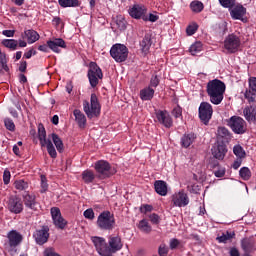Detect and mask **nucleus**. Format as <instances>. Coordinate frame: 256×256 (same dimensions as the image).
Listing matches in <instances>:
<instances>
[{"instance_id": "obj_1", "label": "nucleus", "mask_w": 256, "mask_h": 256, "mask_svg": "<svg viewBox=\"0 0 256 256\" xmlns=\"http://www.w3.org/2000/svg\"><path fill=\"white\" fill-rule=\"evenodd\" d=\"M227 86L225 82L219 79L210 80L206 85V93L213 105H221L225 99V90Z\"/></svg>"}, {"instance_id": "obj_2", "label": "nucleus", "mask_w": 256, "mask_h": 256, "mask_svg": "<svg viewBox=\"0 0 256 256\" xmlns=\"http://www.w3.org/2000/svg\"><path fill=\"white\" fill-rule=\"evenodd\" d=\"M83 111L88 119H93L101 115V103H99V98L97 97V94H91L90 103L87 100L83 101Z\"/></svg>"}, {"instance_id": "obj_3", "label": "nucleus", "mask_w": 256, "mask_h": 256, "mask_svg": "<svg viewBox=\"0 0 256 256\" xmlns=\"http://www.w3.org/2000/svg\"><path fill=\"white\" fill-rule=\"evenodd\" d=\"M8 241L5 243V249L11 256L17 255L19 253V245L23 243V235L17 230H11L7 233Z\"/></svg>"}, {"instance_id": "obj_4", "label": "nucleus", "mask_w": 256, "mask_h": 256, "mask_svg": "<svg viewBox=\"0 0 256 256\" xmlns=\"http://www.w3.org/2000/svg\"><path fill=\"white\" fill-rule=\"evenodd\" d=\"M115 224V215L109 210L101 212L96 221V227L100 231H113Z\"/></svg>"}, {"instance_id": "obj_5", "label": "nucleus", "mask_w": 256, "mask_h": 256, "mask_svg": "<svg viewBox=\"0 0 256 256\" xmlns=\"http://www.w3.org/2000/svg\"><path fill=\"white\" fill-rule=\"evenodd\" d=\"M38 139L40 142V147H46L48 154L52 159H57V150H55V146L51 139L47 138V131L43 124L38 126Z\"/></svg>"}, {"instance_id": "obj_6", "label": "nucleus", "mask_w": 256, "mask_h": 256, "mask_svg": "<svg viewBox=\"0 0 256 256\" xmlns=\"http://www.w3.org/2000/svg\"><path fill=\"white\" fill-rule=\"evenodd\" d=\"M94 169L98 179H109V177H113L117 173V169L105 160H98L95 163Z\"/></svg>"}, {"instance_id": "obj_7", "label": "nucleus", "mask_w": 256, "mask_h": 256, "mask_svg": "<svg viewBox=\"0 0 256 256\" xmlns=\"http://www.w3.org/2000/svg\"><path fill=\"white\" fill-rule=\"evenodd\" d=\"M110 56L116 63H125L129 57V48L121 43H116L110 48Z\"/></svg>"}, {"instance_id": "obj_8", "label": "nucleus", "mask_w": 256, "mask_h": 256, "mask_svg": "<svg viewBox=\"0 0 256 256\" xmlns=\"http://www.w3.org/2000/svg\"><path fill=\"white\" fill-rule=\"evenodd\" d=\"M227 125L235 135H245L247 133V122L240 116H231L227 120Z\"/></svg>"}, {"instance_id": "obj_9", "label": "nucleus", "mask_w": 256, "mask_h": 256, "mask_svg": "<svg viewBox=\"0 0 256 256\" xmlns=\"http://www.w3.org/2000/svg\"><path fill=\"white\" fill-rule=\"evenodd\" d=\"M87 77L90 86L95 89L99 85V79H103V70L97 65V62H90Z\"/></svg>"}, {"instance_id": "obj_10", "label": "nucleus", "mask_w": 256, "mask_h": 256, "mask_svg": "<svg viewBox=\"0 0 256 256\" xmlns=\"http://www.w3.org/2000/svg\"><path fill=\"white\" fill-rule=\"evenodd\" d=\"M198 117L204 125H209L213 117V106L209 102H201L198 108Z\"/></svg>"}, {"instance_id": "obj_11", "label": "nucleus", "mask_w": 256, "mask_h": 256, "mask_svg": "<svg viewBox=\"0 0 256 256\" xmlns=\"http://www.w3.org/2000/svg\"><path fill=\"white\" fill-rule=\"evenodd\" d=\"M7 209L10 211V213H14V215H19L20 213H23V200L17 195H12L8 198V201L6 202Z\"/></svg>"}, {"instance_id": "obj_12", "label": "nucleus", "mask_w": 256, "mask_h": 256, "mask_svg": "<svg viewBox=\"0 0 256 256\" xmlns=\"http://www.w3.org/2000/svg\"><path fill=\"white\" fill-rule=\"evenodd\" d=\"M241 47V38L235 34L228 35L224 40V49L228 53H237Z\"/></svg>"}, {"instance_id": "obj_13", "label": "nucleus", "mask_w": 256, "mask_h": 256, "mask_svg": "<svg viewBox=\"0 0 256 256\" xmlns=\"http://www.w3.org/2000/svg\"><path fill=\"white\" fill-rule=\"evenodd\" d=\"M91 241L100 256H109V244L104 237L92 236Z\"/></svg>"}, {"instance_id": "obj_14", "label": "nucleus", "mask_w": 256, "mask_h": 256, "mask_svg": "<svg viewBox=\"0 0 256 256\" xmlns=\"http://www.w3.org/2000/svg\"><path fill=\"white\" fill-rule=\"evenodd\" d=\"M50 213L56 229L63 231L65 227H67L68 222L65 220V218H63V215H61V209L58 207H52Z\"/></svg>"}, {"instance_id": "obj_15", "label": "nucleus", "mask_w": 256, "mask_h": 256, "mask_svg": "<svg viewBox=\"0 0 256 256\" xmlns=\"http://www.w3.org/2000/svg\"><path fill=\"white\" fill-rule=\"evenodd\" d=\"M49 226L44 225L41 227V229H37L33 233V239L37 243V245H45L47 241H49Z\"/></svg>"}, {"instance_id": "obj_16", "label": "nucleus", "mask_w": 256, "mask_h": 256, "mask_svg": "<svg viewBox=\"0 0 256 256\" xmlns=\"http://www.w3.org/2000/svg\"><path fill=\"white\" fill-rule=\"evenodd\" d=\"M123 249V242H121V237L119 236H109L108 238V256H113V254L121 251Z\"/></svg>"}, {"instance_id": "obj_17", "label": "nucleus", "mask_w": 256, "mask_h": 256, "mask_svg": "<svg viewBox=\"0 0 256 256\" xmlns=\"http://www.w3.org/2000/svg\"><path fill=\"white\" fill-rule=\"evenodd\" d=\"M22 203H24L26 209H31V211H37V206L39 203L37 202V196L34 193L29 191H25L22 194Z\"/></svg>"}, {"instance_id": "obj_18", "label": "nucleus", "mask_w": 256, "mask_h": 256, "mask_svg": "<svg viewBox=\"0 0 256 256\" xmlns=\"http://www.w3.org/2000/svg\"><path fill=\"white\" fill-rule=\"evenodd\" d=\"M173 207H187L189 205V196L185 191H180L172 195Z\"/></svg>"}, {"instance_id": "obj_19", "label": "nucleus", "mask_w": 256, "mask_h": 256, "mask_svg": "<svg viewBox=\"0 0 256 256\" xmlns=\"http://www.w3.org/2000/svg\"><path fill=\"white\" fill-rule=\"evenodd\" d=\"M156 119L160 125H164L166 129H171L173 127V118H171V115H169V112L159 110L156 112Z\"/></svg>"}, {"instance_id": "obj_20", "label": "nucleus", "mask_w": 256, "mask_h": 256, "mask_svg": "<svg viewBox=\"0 0 256 256\" xmlns=\"http://www.w3.org/2000/svg\"><path fill=\"white\" fill-rule=\"evenodd\" d=\"M47 45L53 53H61V49H67V43L63 38H54L52 40L47 41ZM59 47L61 49H59Z\"/></svg>"}, {"instance_id": "obj_21", "label": "nucleus", "mask_w": 256, "mask_h": 256, "mask_svg": "<svg viewBox=\"0 0 256 256\" xmlns=\"http://www.w3.org/2000/svg\"><path fill=\"white\" fill-rule=\"evenodd\" d=\"M128 13L133 19H141L147 13V9L141 4H134L129 8Z\"/></svg>"}, {"instance_id": "obj_22", "label": "nucleus", "mask_w": 256, "mask_h": 256, "mask_svg": "<svg viewBox=\"0 0 256 256\" xmlns=\"http://www.w3.org/2000/svg\"><path fill=\"white\" fill-rule=\"evenodd\" d=\"M245 15H247V8L243 5H237L230 9V16L234 20L243 21Z\"/></svg>"}, {"instance_id": "obj_23", "label": "nucleus", "mask_w": 256, "mask_h": 256, "mask_svg": "<svg viewBox=\"0 0 256 256\" xmlns=\"http://www.w3.org/2000/svg\"><path fill=\"white\" fill-rule=\"evenodd\" d=\"M212 155L214 159H218L219 161H223L225 159V155H227V146L223 143L218 144L212 148Z\"/></svg>"}, {"instance_id": "obj_24", "label": "nucleus", "mask_w": 256, "mask_h": 256, "mask_svg": "<svg viewBox=\"0 0 256 256\" xmlns=\"http://www.w3.org/2000/svg\"><path fill=\"white\" fill-rule=\"evenodd\" d=\"M241 249L244 253H253L255 251V238L246 237L241 240Z\"/></svg>"}, {"instance_id": "obj_25", "label": "nucleus", "mask_w": 256, "mask_h": 256, "mask_svg": "<svg viewBox=\"0 0 256 256\" xmlns=\"http://www.w3.org/2000/svg\"><path fill=\"white\" fill-rule=\"evenodd\" d=\"M40 37L39 33L33 29L25 30L24 33H22V39H26L29 45L39 41Z\"/></svg>"}, {"instance_id": "obj_26", "label": "nucleus", "mask_w": 256, "mask_h": 256, "mask_svg": "<svg viewBox=\"0 0 256 256\" xmlns=\"http://www.w3.org/2000/svg\"><path fill=\"white\" fill-rule=\"evenodd\" d=\"M73 115L75 117L76 123L78 124V127L80 129H85V127H87V117L85 116V114H83L81 110L75 109L73 111Z\"/></svg>"}, {"instance_id": "obj_27", "label": "nucleus", "mask_w": 256, "mask_h": 256, "mask_svg": "<svg viewBox=\"0 0 256 256\" xmlns=\"http://www.w3.org/2000/svg\"><path fill=\"white\" fill-rule=\"evenodd\" d=\"M243 115L248 123L256 121V106H247L243 110Z\"/></svg>"}, {"instance_id": "obj_28", "label": "nucleus", "mask_w": 256, "mask_h": 256, "mask_svg": "<svg viewBox=\"0 0 256 256\" xmlns=\"http://www.w3.org/2000/svg\"><path fill=\"white\" fill-rule=\"evenodd\" d=\"M154 189L155 192L160 195L161 197H165L167 195V182L163 180H156L154 182Z\"/></svg>"}, {"instance_id": "obj_29", "label": "nucleus", "mask_w": 256, "mask_h": 256, "mask_svg": "<svg viewBox=\"0 0 256 256\" xmlns=\"http://www.w3.org/2000/svg\"><path fill=\"white\" fill-rule=\"evenodd\" d=\"M155 97V90L151 86L145 87L140 90V99L142 101H151Z\"/></svg>"}, {"instance_id": "obj_30", "label": "nucleus", "mask_w": 256, "mask_h": 256, "mask_svg": "<svg viewBox=\"0 0 256 256\" xmlns=\"http://www.w3.org/2000/svg\"><path fill=\"white\" fill-rule=\"evenodd\" d=\"M195 139H197V136H195L194 133L184 134L181 138L182 147H184V149L191 147L195 142Z\"/></svg>"}, {"instance_id": "obj_31", "label": "nucleus", "mask_w": 256, "mask_h": 256, "mask_svg": "<svg viewBox=\"0 0 256 256\" xmlns=\"http://www.w3.org/2000/svg\"><path fill=\"white\" fill-rule=\"evenodd\" d=\"M153 44V41L151 40V35L150 34H145L144 38L140 42V47L142 49V53H149V49H151V45Z\"/></svg>"}, {"instance_id": "obj_32", "label": "nucleus", "mask_w": 256, "mask_h": 256, "mask_svg": "<svg viewBox=\"0 0 256 256\" xmlns=\"http://www.w3.org/2000/svg\"><path fill=\"white\" fill-rule=\"evenodd\" d=\"M48 139H52L58 153H63L65 146L63 145V140L56 133H52L49 135Z\"/></svg>"}, {"instance_id": "obj_33", "label": "nucleus", "mask_w": 256, "mask_h": 256, "mask_svg": "<svg viewBox=\"0 0 256 256\" xmlns=\"http://www.w3.org/2000/svg\"><path fill=\"white\" fill-rule=\"evenodd\" d=\"M233 239H235V231H226L221 236H218L216 241H218V243H229Z\"/></svg>"}, {"instance_id": "obj_34", "label": "nucleus", "mask_w": 256, "mask_h": 256, "mask_svg": "<svg viewBox=\"0 0 256 256\" xmlns=\"http://www.w3.org/2000/svg\"><path fill=\"white\" fill-rule=\"evenodd\" d=\"M58 3L63 9H67V7H81V0H58Z\"/></svg>"}, {"instance_id": "obj_35", "label": "nucleus", "mask_w": 256, "mask_h": 256, "mask_svg": "<svg viewBox=\"0 0 256 256\" xmlns=\"http://www.w3.org/2000/svg\"><path fill=\"white\" fill-rule=\"evenodd\" d=\"M217 139L222 141H229L231 139V132L225 127H219L217 130Z\"/></svg>"}, {"instance_id": "obj_36", "label": "nucleus", "mask_w": 256, "mask_h": 256, "mask_svg": "<svg viewBox=\"0 0 256 256\" xmlns=\"http://www.w3.org/2000/svg\"><path fill=\"white\" fill-rule=\"evenodd\" d=\"M82 180L89 185V183H93L95 181V172L93 170H84L82 172Z\"/></svg>"}, {"instance_id": "obj_37", "label": "nucleus", "mask_w": 256, "mask_h": 256, "mask_svg": "<svg viewBox=\"0 0 256 256\" xmlns=\"http://www.w3.org/2000/svg\"><path fill=\"white\" fill-rule=\"evenodd\" d=\"M190 9L192 13H201L205 9V5L201 1L194 0L190 3Z\"/></svg>"}, {"instance_id": "obj_38", "label": "nucleus", "mask_w": 256, "mask_h": 256, "mask_svg": "<svg viewBox=\"0 0 256 256\" xmlns=\"http://www.w3.org/2000/svg\"><path fill=\"white\" fill-rule=\"evenodd\" d=\"M115 23L120 31H125V29H127V20H125V16H116Z\"/></svg>"}, {"instance_id": "obj_39", "label": "nucleus", "mask_w": 256, "mask_h": 256, "mask_svg": "<svg viewBox=\"0 0 256 256\" xmlns=\"http://www.w3.org/2000/svg\"><path fill=\"white\" fill-rule=\"evenodd\" d=\"M14 187L15 189H17V191H24L26 189H29V182L23 180V179H20V180H16L14 182Z\"/></svg>"}, {"instance_id": "obj_40", "label": "nucleus", "mask_w": 256, "mask_h": 256, "mask_svg": "<svg viewBox=\"0 0 256 256\" xmlns=\"http://www.w3.org/2000/svg\"><path fill=\"white\" fill-rule=\"evenodd\" d=\"M233 153L238 157V159H245L247 157V153L245 152V149L242 148L241 145H235L233 147Z\"/></svg>"}, {"instance_id": "obj_41", "label": "nucleus", "mask_w": 256, "mask_h": 256, "mask_svg": "<svg viewBox=\"0 0 256 256\" xmlns=\"http://www.w3.org/2000/svg\"><path fill=\"white\" fill-rule=\"evenodd\" d=\"M189 51L191 53V55H197L199 53H201V51H203V43L201 42H195L194 44H192L189 48Z\"/></svg>"}, {"instance_id": "obj_42", "label": "nucleus", "mask_w": 256, "mask_h": 256, "mask_svg": "<svg viewBox=\"0 0 256 256\" xmlns=\"http://www.w3.org/2000/svg\"><path fill=\"white\" fill-rule=\"evenodd\" d=\"M2 45L7 47V49H12V51H15L17 49L18 42L15 39H4L2 41Z\"/></svg>"}, {"instance_id": "obj_43", "label": "nucleus", "mask_w": 256, "mask_h": 256, "mask_svg": "<svg viewBox=\"0 0 256 256\" xmlns=\"http://www.w3.org/2000/svg\"><path fill=\"white\" fill-rule=\"evenodd\" d=\"M239 175L243 181H249V179H251V170L249 167H242L239 171Z\"/></svg>"}, {"instance_id": "obj_44", "label": "nucleus", "mask_w": 256, "mask_h": 256, "mask_svg": "<svg viewBox=\"0 0 256 256\" xmlns=\"http://www.w3.org/2000/svg\"><path fill=\"white\" fill-rule=\"evenodd\" d=\"M139 229L143 232V233H149L150 231H152L151 226L149 225V222H147L146 220H141L139 222Z\"/></svg>"}, {"instance_id": "obj_45", "label": "nucleus", "mask_w": 256, "mask_h": 256, "mask_svg": "<svg viewBox=\"0 0 256 256\" xmlns=\"http://www.w3.org/2000/svg\"><path fill=\"white\" fill-rule=\"evenodd\" d=\"M220 5L224 7V9H233L235 7V0H218Z\"/></svg>"}, {"instance_id": "obj_46", "label": "nucleus", "mask_w": 256, "mask_h": 256, "mask_svg": "<svg viewBox=\"0 0 256 256\" xmlns=\"http://www.w3.org/2000/svg\"><path fill=\"white\" fill-rule=\"evenodd\" d=\"M172 115H173V117H175V119H179V118L183 117V108H181V106L177 105L176 107L173 108Z\"/></svg>"}, {"instance_id": "obj_47", "label": "nucleus", "mask_w": 256, "mask_h": 256, "mask_svg": "<svg viewBox=\"0 0 256 256\" xmlns=\"http://www.w3.org/2000/svg\"><path fill=\"white\" fill-rule=\"evenodd\" d=\"M4 125L8 131H15V122L11 118H6L4 120Z\"/></svg>"}, {"instance_id": "obj_48", "label": "nucleus", "mask_w": 256, "mask_h": 256, "mask_svg": "<svg viewBox=\"0 0 256 256\" xmlns=\"http://www.w3.org/2000/svg\"><path fill=\"white\" fill-rule=\"evenodd\" d=\"M158 255L159 256L169 255V247H167L165 244H160V246L158 247Z\"/></svg>"}, {"instance_id": "obj_49", "label": "nucleus", "mask_w": 256, "mask_h": 256, "mask_svg": "<svg viewBox=\"0 0 256 256\" xmlns=\"http://www.w3.org/2000/svg\"><path fill=\"white\" fill-rule=\"evenodd\" d=\"M83 215L85 219H89L90 221H93V219H95V212L93 211V208L86 209Z\"/></svg>"}, {"instance_id": "obj_50", "label": "nucleus", "mask_w": 256, "mask_h": 256, "mask_svg": "<svg viewBox=\"0 0 256 256\" xmlns=\"http://www.w3.org/2000/svg\"><path fill=\"white\" fill-rule=\"evenodd\" d=\"M199 29V25L197 24H192V25H189L187 28H186V33L187 35H195V33H197V30Z\"/></svg>"}, {"instance_id": "obj_51", "label": "nucleus", "mask_w": 256, "mask_h": 256, "mask_svg": "<svg viewBox=\"0 0 256 256\" xmlns=\"http://www.w3.org/2000/svg\"><path fill=\"white\" fill-rule=\"evenodd\" d=\"M161 82V80H159V77L157 75H153L150 79V85L149 87H154L157 88L159 87V83Z\"/></svg>"}, {"instance_id": "obj_52", "label": "nucleus", "mask_w": 256, "mask_h": 256, "mask_svg": "<svg viewBox=\"0 0 256 256\" xmlns=\"http://www.w3.org/2000/svg\"><path fill=\"white\" fill-rule=\"evenodd\" d=\"M3 181H4V185H9L11 181V172L9 170H4Z\"/></svg>"}, {"instance_id": "obj_53", "label": "nucleus", "mask_w": 256, "mask_h": 256, "mask_svg": "<svg viewBox=\"0 0 256 256\" xmlns=\"http://www.w3.org/2000/svg\"><path fill=\"white\" fill-rule=\"evenodd\" d=\"M149 219L153 225H159L161 221V218L156 213L150 214Z\"/></svg>"}, {"instance_id": "obj_54", "label": "nucleus", "mask_w": 256, "mask_h": 256, "mask_svg": "<svg viewBox=\"0 0 256 256\" xmlns=\"http://www.w3.org/2000/svg\"><path fill=\"white\" fill-rule=\"evenodd\" d=\"M151 211H153V206L149 204H144L140 207L141 213L147 214V213H151Z\"/></svg>"}, {"instance_id": "obj_55", "label": "nucleus", "mask_w": 256, "mask_h": 256, "mask_svg": "<svg viewBox=\"0 0 256 256\" xmlns=\"http://www.w3.org/2000/svg\"><path fill=\"white\" fill-rule=\"evenodd\" d=\"M179 245H181V242L179 241V239H176V238H172L170 240V249L173 251L175 250L176 247H179Z\"/></svg>"}, {"instance_id": "obj_56", "label": "nucleus", "mask_w": 256, "mask_h": 256, "mask_svg": "<svg viewBox=\"0 0 256 256\" xmlns=\"http://www.w3.org/2000/svg\"><path fill=\"white\" fill-rule=\"evenodd\" d=\"M41 179L42 180L40 193H45V191H47V189L49 188V185L47 184V178L42 177Z\"/></svg>"}, {"instance_id": "obj_57", "label": "nucleus", "mask_w": 256, "mask_h": 256, "mask_svg": "<svg viewBox=\"0 0 256 256\" xmlns=\"http://www.w3.org/2000/svg\"><path fill=\"white\" fill-rule=\"evenodd\" d=\"M249 88L256 93V77L249 78Z\"/></svg>"}, {"instance_id": "obj_58", "label": "nucleus", "mask_w": 256, "mask_h": 256, "mask_svg": "<svg viewBox=\"0 0 256 256\" xmlns=\"http://www.w3.org/2000/svg\"><path fill=\"white\" fill-rule=\"evenodd\" d=\"M214 175L218 178L225 177V168H218V170L214 171Z\"/></svg>"}, {"instance_id": "obj_59", "label": "nucleus", "mask_w": 256, "mask_h": 256, "mask_svg": "<svg viewBox=\"0 0 256 256\" xmlns=\"http://www.w3.org/2000/svg\"><path fill=\"white\" fill-rule=\"evenodd\" d=\"M217 158H213L209 162L210 169H217L219 167V161L216 160Z\"/></svg>"}, {"instance_id": "obj_60", "label": "nucleus", "mask_w": 256, "mask_h": 256, "mask_svg": "<svg viewBox=\"0 0 256 256\" xmlns=\"http://www.w3.org/2000/svg\"><path fill=\"white\" fill-rule=\"evenodd\" d=\"M27 71V61H21L19 66V72L25 73Z\"/></svg>"}, {"instance_id": "obj_61", "label": "nucleus", "mask_w": 256, "mask_h": 256, "mask_svg": "<svg viewBox=\"0 0 256 256\" xmlns=\"http://www.w3.org/2000/svg\"><path fill=\"white\" fill-rule=\"evenodd\" d=\"M49 49L48 44L38 46V51H42V53H49Z\"/></svg>"}, {"instance_id": "obj_62", "label": "nucleus", "mask_w": 256, "mask_h": 256, "mask_svg": "<svg viewBox=\"0 0 256 256\" xmlns=\"http://www.w3.org/2000/svg\"><path fill=\"white\" fill-rule=\"evenodd\" d=\"M243 163V160L241 158H238L236 161H234L232 167L233 169L237 170L239 167H241V164Z\"/></svg>"}, {"instance_id": "obj_63", "label": "nucleus", "mask_w": 256, "mask_h": 256, "mask_svg": "<svg viewBox=\"0 0 256 256\" xmlns=\"http://www.w3.org/2000/svg\"><path fill=\"white\" fill-rule=\"evenodd\" d=\"M2 34L5 37H14L15 35V30H3Z\"/></svg>"}, {"instance_id": "obj_64", "label": "nucleus", "mask_w": 256, "mask_h": 256, "mask_svg": "<svg viewBox=\"0 0 256 256\" xmlns=\"http://www.w3.org/2000/svg\"><path fill=\"white\" fill-rule=\"evenodd\" d=\"M241 253H239V250L235 247L230 249V256H240Z\"/></svg>"}]
</instances>
